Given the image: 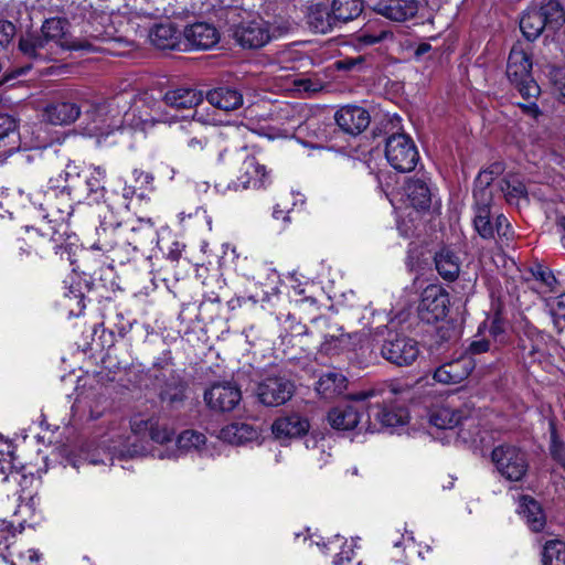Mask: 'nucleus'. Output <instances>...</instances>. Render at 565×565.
Returning a JSON list of instances; mask_svg holds the SVG:
<instances>
[{"instance_id": "0e129e2a", "label": "nucleus", "mask_w": 565, "mask_h": 565, "mask_svg": "<svg viewBox=\"0 0 565 565\" xmlns=\"http://www.w3.org/2000/svg\"><path fill=\"white\" fill-rule=\"evenodd\" d=\"M276 290L275 286H269L267 289L263 290V295L259 296L258 294H254L249 296V300H253L255 302L257 301H265L269 299V296L273 295Z\"/></svg>"}, {"instance_id": "8fccbe9b", "label": "nucleus", "mask_w": 565, "mask_h": 565, "mask_svg": "<svg viewBox=\"0 0 565 565\" xmlns=\"http://www.w3.org/2000/svg\"><path fill=\"white\" fill-rule=\"evenodd\" d=\"M550 79L554 92L558 94L559 102L565 104V72L561 68L553 67L550 72Z\"/></svg>"}, {"instance_id": "6ab92c4d", "label": "nucleus", "mask_w": 565, "mask_h": 565, "mask_svg": "<svg viewBox=\"0 0 565 565\" xmlns=\"http://www.w3.org/2000/svg\"><path fill=\"white\" fill-rule=\"evenodd\" d=\"M19 50L25 56L40 61L53 60V55L57 52L41 31L22 35L19 40Z\"/></svg>"}, {"instance_id": "f704fd0d", "label": "nucleus", "mask_w": 565, "mask_h": 565, "mask_svg": "<svg viewBox=\"0 0 565 565\" xmlns=\"http://www.w3.org/2000/svg\"><path fill=\"white\" fill-rule=\"evenodd\" d=\"M462 418L461 412L443 405L431 412L429 422L439 429H452L461 423Z\"/></svg>"}, {"instance_id": "1a4fd4ad", "label": "nucleus", "mask_w": 565, "mask_h": 565, "mask_svg": "<svg viewBox=\"0 0 565 565\" xmlns=\"http://www.w3.org/2000/svg\"><path fill=\"white\" fill-rule=\"evenodd\" d=\"M382 356L397 366H409L419 356L418 342L405 334L388 332L381 347Z\"/></svg>"}, {"instance_id": "864d4df0", "label": "nucleus", "mask_w": 565, "mask_h": 565, "mask_svg": "<svg viewBox=\"0 0 565 565\" xmlns=\"http://www.w3.org/2000/svg\"><path fill=\"white\" fill-rule=\"evenodd\" d=\"M492 344H493V342L487 337H482L480 339H475L469 344V347L465 353L470 354V356L472 358V355H475V354H481V353L490 351Z\"/></svg>"}, {"instance_id": "9d476101", "label": "nucleus", "mask_w": 565, "mask_h": 565, "mask_svg": "<svg viewBox=\"0 0 565 565\" xmlns=\"http://www.w3.org/2000/svg\"><path fill=\"white\" fill-rule=\"evenodd\" d=\"M51 44L57 51H95V46L82 40H73L68 33V21L64 18L53 17L45 19L40 28Z\"/></svg>"}, {"instance_id": "3c124183", "label": "nucleus", "mask_w": 565, "mask_h": 565, "mask_svg": "<svg viewBox=\"0 0 565 565\" xmlns=\"http://www.w3.org/2000/svg\"><path fill=\"white\" fill-rule=\"evenodd\" d=\"M15 25L4 19H0V49H6L15 35Z\"/></svg>"}, {"instance_id": "680f3d73", "label": "nucleus", "mask_w": 565, "mask_h": 565, "mask_svg": "<svg viewBox=\"0 0 565 565\" xmlns=\"http://www.w3.org/2000/svg\"><path fill=\"white\" fill-rule=\"evenodd\" d=\"M12 536L13 534L7 525L0 526V552L8 547L9 541Z\"/></svg>"}, {"instance_id": "052dcab7", "label": "nucleus", "mask_w": 565, "mask_h": 565, "mask_svg": "<svg viewBox=\"0 0 565 565\" xmlns=\"http://www.w3.org/2000/svg\"><path fill=\"white\" fill-rule=\"evenodd\" d=\"M527 104H519V107L522 109V111L535 119L539 118V116L542 115L537 104L535 103L536 99L530 98Z\"/></svg>"}, {"instance_id": "c85d7f7f", "label": "nucleus", "mask_w": 565, "mask_h": 565, "mask_svg": "<svg viewBox=\"0 0 565 565\" xmlns=\"http://www.w3.org/2000/svg\"><path fill=\"white\" fill-rule=\"evenodd\" d=\"M307 23L313 32L322 34L330 32L333 28L339 25L335 18H333L332 10H329L321 3L309 7Z\"/></svg>"}, {"instance_id": "0eeeda50", "label": "nucleus", "mask_w": 565, "mask_h": 565, "mask_svg": "<svg viewBox=\"0 0 565 565\" xmlns=\"http://www.w3.org/2000/svg\"><path fill=\"white\" fill-rule=\"evenodd\" d=\"M374 396L373 391L360 392L350 395V401L331 408L328 412L327 419L330 426L337 430H352L362 424V416L367 406L364 402Z\"/></svg>"}, {"instance_id": "2eb2a0df", "label": "nucleus", "mask_w": 565, "mask_h": 565, "mask_svg": "<svg viewBox=\"0 0 565 565\" xmlns=\"http://www.w3.org/2000/svg\"><path fill=\"white\" fill-rule=\"evenodd\" d=\"M476 362L468 353H461L459 356L451 359L435 371L433 379L445 385H455L465 381L473 371Z\"/></svg>"}, {"instance_id": "6e6d98bb", "label": "nucleus", "mask_w": 565, "mask_h": 565, "mask_svg": "<svg viewBox=\"0 0 565 565\" xmlns=\"http://www.w3.org/2000/svg\"><path fill=\"white\" fill-rule=\"evenodd\" d=\"M289 0H265L264 10L269 15L281 17L285 13Z\"/></svg>"}, {"instance_id": "338daca9", "label": "nucleus", "mask_w": 565, "mask_h": 565, "mask_svg": "<svg viewBox=\"0 0 565 565\" xmlns=\"http://www.w3.org/2000/svg\"><path fill=\"white\" fill-rule=\"evenodd\" d=\"M173 248L170 249L169 254H168V257L171 259V260H179V258L181 257V253H182V248H181V245L180 243L175 242L173 244Z\"/></svg>"}, {"instance_id": "f03ea898", "label": "nucleus", "mask_w": 565, "mask_h": 565, "mask_svg": "<svg viewBox=\"0 0 565 565\" xmlns=\"http://www.w3.org/2000/svg\"><path fill=\"white\" fill-rule=\"evenodd\" d=\"M179 115L170 111L164 93L160 89H146L131 99L130 108L124 114L122 122L132 129L147 132L158 125H171Z\"/></svg>"}, {"instance_id": "79ce46f5", "label": "nucleus", "mask_w": 565, "mask_h": 565, "mask_svg": "<svg viewBox=\"0 0 565 565\" xmlns=\"http://www.w3.org/2000/svg\"><path fill=\"white\" fill-rule=\"evenodd\" d=\"M218 437L232 445H243L247 439V426L244 423H233L222 428Z\"/></svg>"}, {"instance_id": "13d9d810", "label": "nucleus", "mask_w": 565, "mask_h": 565, "mask_svg": "<svg viewBox=\"0 0 565 565\" xmlns=\"http://www.w3.org/2000/svg\"><path fill=\"white\" fill-rule=\"evenodd\" d=\"M364 63L363 56L345 57L335 63L337 68L340 71H353Z\"/></svg>"}, {"instance_id": "4be33fe9", "label": "nucleus", "mask_w": 565, "mask_h": 565, "mask_svg": "<svg viewBox=\"0 0 565 565\" xmlns=\"http://www.w3.org/2000/svg\"><path fill=\"white\" fill-rule=\"evenodd\" d=\"M408 204L417 211L429 210L433 201L431 189L425 178H409L404 184Z\"/></svg>"}, {"instance_id": "423d86ee", "label": "nucleus", "mask_w": 565, "mask_h": 565, "mask_svg": "<svg viewBox=\"0 0 565 565\" xmlns=\"http://www.w3.org/2000/svg\"><path fill=\"white\" fill-rule=\"evenodd\" d=\"M491 460L505 480L522 481L529 470V460L524 450L515 445L503 444L493 448Z\"/></svg>"}, {"instance_id": "774afa93", "label": "nucleus", "mask_w": 565, "mask_h": 565, "mask_svg": "<svg viewBox=\"0 0 565 565\" xmlns=\"http://www.w3.org/2000/svg\"><path fill=\"white\" fill-rule=\"evenodd\" d=\"M558 226L562 230V244H563V247L565 248V217H562L558 221Z\"/></svg>"}, {"instance_id": "473e14b6", "label": "nucleus", "mask_w": 565, "mask_h": 565, "mask_svg": "<svg viewBox=\"0 0 565 565\" xmlns=\"http://www.w3.org/2000/svg\"><path fill=\"white\" fill-rule=\"evenodd\" d=\"M149 40L159 50L173 49L178 44V31L171 23H160L150 30Z\"/></svg>"}, {"instance_id": "603ef678", "label": "nucleus", "mask_w": 565, "mask_h": 565, "mask_svg": "<svg viewBox=\"0 0 565 565\" xmlns=\"http://www.w3.org/2000/svg\"><path fill=\"white\" fill-rule=\"evenodd\" d=\"M534 277L542 281L551 291H554L558 281L552 270L548 268L539 267L534 273Z\"/></svg>"}, {"instance_id": "9b49d317", "label": "nucleus", "mask_w": 565, "mask_h": 565, "mask_svg": "<svg viewBox=\"0 0 565 565\" xmlns=\"http://www.w3.org/2000/svg\"><path fill=\"white\" fill-rule=\"evenodd\" d=\"M295 388L294 382L286 376L270 375L257 384L255 394L263 405L276 407L286 404Z\"/></svg>"}, {"instance_id": "f257e3e1", "label": "nucleus", "mask_w": 565, "mask_h": 565, "mask_svg": "<svg viewBox=\"0 0 565 565\" xmlns=\"http://www.w3.org/2000/svg\"><path fill=\"white\" fill-rule=\"evenodd\" d=\"M501 171L499 163L482 170L475 180L473 188V226L481 238L494 241L500 249L509 247L515 238V233L508 217L500 213H491L493 201V181Z\"/></svg>"}, {"instance_id": "a211bd4d", "label": "nucleus", "mask_w": 565, "mask_h": 565, "mask_svg": "<svg viewBox=\"0 0 565 565\" xmlns=\"http://www.w3.org/2000/svg\"><path fill=\"white\" fill-rule=\"evenodd\" d=\"M288 31L284 23H271L260 17L249 20V49H260Z\"/></svg>"}, {"instance_id": "f8f14e48", "label": "nucleus", "mask_w": 565, "mask_h": 565, "mask_svg": "<svg viewBox=\"0 0 565 565\" xmlns=\"http://www.w3.org/2000/svg\"><path fill=\"white\" fill-rule=\"evenodd\" d=\"M448 305V292L441 286L429 285L422 292L418 317L426 323H435L447 316Z\"/></svg>"}, {"instance_id": "4d7b16f0", "label": "nucleus", "mask_w": 565, "mask_h": 565, "mask_svg": "<svg viewBox=\"0 0 565 565\" xmlns=\"http://www.w3.org/2000/svg\"><path fill=\"white\" fill-rule=\"evenodd\" d=\"M255 174L257 177L254 181L255 188L266 189L270 184V182H271L270 175L265 166L256 163L255 164Z\"/></svg>"}, {"instance_id": "b1692460", "label": "nucleus", "mask_w": 565, "mask_h": 565, "mask_svg": "<svg viewBox=\"0 0 565 565\" xmlns=\"http://www.w3.org/2000/svg\"><path fill=\"white\" fill-rule=\"evenodd\" d=\"M184 36L195 49L207 50L218 42L217 30L204 22L194 23L184 30Z\"/></svg>"}, {"instance_id": "49530a36", "label": "nucleus", "mask_w": 565, "mask_h": 565, "mask_svg": "<svg viewBox=\"0 0 565 565\" xmlns=\"http://www.w3.org/2000/svg\"><path fill=\"white\" fill-rule=\"evenodd\" d=\"M157 416L145 417L141 414H136L130 418V429L131 433L140 438L150 435L152 423L156 420Z\"/></svg>"}, {"instance_id": "39448f33", "label": "nucleus", "mask_w": 565, "mask_h": 565, "mask_svg": "<svg viewBox=\"0 0 565 565\" xmlns=\"http://www.w3.org/2000/svg\"><path fill=\"white\" fill-rule=\"evenodd\" d=\"M507 76L524 99L539 97L541 88L532 76L531 56L519 44L510 51Z\"/></svg>"}, {"instance_id": "6e6552de", "label": "nucleus", "mask_w": 565, "mask_h": 565, "mask_svg": "<svg viewBox=\"0 0 565 565\" xmlns=\"http://www.w3.org/2000/svg\"><path fill=\"white\" fill-rule=\"evenodd\" d=\"M384 152L387 162L397 172H411L419 161V152L414 140L403 132L386 138Z\"/></svg>"}, {"instance_id": "bb28decb", "label": "nucleus", "mask_w": 565, "mask_h": 565, "mask_svg": "<svg viewBox=\"0 0 565 565\" xmlns=\"http://www.w3.org/2000/svg\"><path fill=\"white\" fill-rule=\"evenodd\" d=\"M246 10L233 3L224 9V17L228 25V35L232 36L238 45L245 47L247 29L244 25Z\"/></svg>"}, {"instance_id": "58836bf2", "label": "nucleus", "mask_w": 565, "mask_h": 565, "mask_svg": "<svg viewBox=\"0 0 565 565\" xmlns=\"http://www.w3.org/2000/svg\"><path fill=\"white\" fill-rule=\"evenodd\" d=\"M188 138L185 139L184 150L189 156L198 157L202 154L209 146V139L203 134L194 131L193 125H189L185 130Z\"/></svg>"}, {"instance_id": "e433bc0d", "label": "nucleus", "mask_w": 565, "mask_h": 565, "mask_svg": "<svg viewBox=\"0 0 565 565\" xmlns=\"http://www.w3.org/2000/svg\"><path fill=\"white\" fill-rule=\"evenodd\" d=\"M338 331L339 334H323V341L320 344L322 352L327 354H338L344 350L351 349L352 335L341 332V329H338Z\"/></svg>"}, {"instance_id": "37998d69", "label": "nucleus", "mask_w": 565, "mask_h": 565, "mask_svg": "<svg viewBox=\"0 0 565 565\" xmlns=\"http://www.w3.org/2000/svg\"><path fill=\"white\" fill-rule=\"evenodd\" d=\"M206 441L203 434L196 430H184L177 438V445L180 450H199Z\"/></svg>"}, {"instance_id": "f3484780", "label": "nucleus", "mask_w": 565, "mask_h": 565, "mask_svg": "<svg viewBox=\"0 0 565 565\" xmlns=\"http://www.w3.org/2000/svg\"><path fill=\"white\" fill-rule=\"evenodd\" d=\"M158 242V233L153 224L149 221H138L137 225L124 227V250L129 247L134 252H145L151 248Z\"/></svg>"}, {"instance_id": "a18cd8bd", "label": "nucleus", "mask_w": 565, "mask_h": 565, "mask_svg": "<svg viewBox=\"0 0 565 565\" xmlns=\"http://www.w3.org/2000/svg\"><path fill=\"white\" fill-rule=\"evenodd\" d=\"M152 425L149 437L153 443L163 445L172 440L174 429L167 422L157 416Z\"/></svg>"}, {"instance_id": "c9c22d12", "label": "nucleus", "mask_w": 565, "mask_h": 565, "mask_svg": "<svg viewBox=\"0 0 565 565\" xmlns=\"http://www.w3.org/2000/svg\"><path fill=\"white\" fill-rule=\"evenodd\" d=\"M331 10L340 25L358 18L363 10V2L362 0H333Z\"/></svg>"}, {"instance_id": "412c9836", "label": "nucleus", "mask_w": 565, "mask_h": 565, "mask_svg": "<svg viewBox=\"0 0 565 565\" xmlns=\"http://www.w3.org/2000/svg\"><path fill=\"white\" fill-rule=\"evenodd\" d=\"M81 107L66 100L52 102L43 109L44 120L55 126L71 125L78 119Z\"/></svg>"}, {"instance_id": "4c0bfd02", "label": "nucleus", "mask_w": 565, "mask_h": 565, "mask_svg": "<svg viewBox=\"0 0 565 565\" xmlns=\"http://www.w3.org/2000/svg\"><path fill=\"white\" fill-rule=\"evenodd\" d=\"M543 565H565V543L559 540L547 541L542 553Z\"/></svg>"}, {"instance_id": "69168bd1", "label": "nucleus", "mask_w": 565, "mask_h": 565, "mask_svg": "<svg viewBox=\"0 0 565 565\" xmlns=\"http://www.w3.org/2000/svg\"><path fill=\"white\" fill-rule=\"evenodd\" d=\"M552 307L565 315V291L551 300Z\"/></svg>"}, {"instance_id": "aec40b11", "label": "nucleus", "mask_w": 565, "mask_h": 565, "mask_svg": "<svg viewBox=\"0 0 565 565\" xmlns=\"http://www.w3.org/2000/svg\"><path fill=\"white\" fill-rule=\"evenodd\" d=\"M374 11L388 20L404 22L416 15L417 0H377Z\"/></svg>"}, {"instance_id": "5701e85b", "label": "nucleus", "mask_w": 565, "mask_h": 565, "mask_svg": "<svg viewBox=\"0 0 565 565\" xmlns=\"http://www.w3.org/2000/svg\"><path fill=\"white\" fill-rule=\"evenodd\" d=\"M308 429V420L298 414L279 417L271 425V431L278 439L301 437Z\"/></svg>"}, {"instance_id": "ddd939ff", "label": "nucleus", "mask_w": 565, "mask_h": 565, "mask_svg": "<svg viewBox=\"0 0 565 565\" xmlns=\"http://www.w3.org/2000/svg\"><path fill=\"white\" fill-rule=\"evenodd\" d=\"M408 422V412L403 407L382 406L379 402L367 405L365 431L374 433L382 428L404 426Z\"/></svg>"}, {"instance_id": "4468645a", "label": "nucleus", "mask_w": 565, "mask_h": 565, "mask_svg": "<svg viewBox=\"0 0 565 565\" xmlns=\"http://www.w3.org/2000/svg\"><path fill=\"white\" fill-rule=\"evenodd\" d=\"M203 398L211 411L225 413L238 405L242 401V391L234 383L216 382L205 390Z\"/></svg>"}, {"instance_id": "a878e982", "label": "nucleus", "mask_w": 565, "mask_h": 565, "mask_svg": "<svg viewBox=\"0 0 565 565\" xmlns=\"http://www.w3.org/2000/svg\"><path fill=\"white\" fill-rule=\"evenodd\" d=\"M348 386L345 375L333 369L322 373L316 383V391L324 398H333L342 394Z\"/></svg>"}, {"instance_id": "7ed1b4c3", "label": "nucleus", "mask_w": 565, "mask_h": 565, "mask_svg": "<svg viewBox=\"0 0 565 565\" xmlns=\"http://www.w3.org/2000/svg\"><path fill=\"white\" fill-rule=\"evenodd\" d=\"M105 178L106 171L100 167L79 170L76 164H67L66 185L61 190V194L78 203H99L106 193Z\"/></svg>"}, {"instance_id": "dca6fc26", "label": "nucleus", "mask_w": 565, "mask_h": 565, "mask_svg": "<svg viewBox=\"0 0 565 565\" xmlns=\"http://www.w3.org/2000/svg\"><path fill=\"white\" fill-rule=\"evenodd\" d=\"M334 120L343 132L358 136L369 127L371 117L365 108L347 105L335 111Z\"/></svg>"}, {"instance_id": "72a5a7b5", "label": "nucleus", "mask_w": 565, "mask_h": 565, "mask_svg": "<svg viewBox=\"0 0 565 565\" xmlns=\"http://www.w3.org/2000/svg\"><path fill=\"white\" fill-rule=\"evenodd\" d=\"M498 189L510 205H519L522 200L527 201L526 188L515 177L501 179L498 183Z\"/></svg>"}, {"instance_id": "de8ad7c7", "label": "nucleus", "mask_w": 565, "mask_h": 565, "mask_svg": "<svg viewBox=\"0 0 565 565\" xmlns=\"http://www.w3.org/2000/svg\"><path fill=\"white\" fill-rule=\"evenodd\" d=\"M142 14L151 18H158V17H178L181 14L180 11H178L170 2L167 4L163 0H154L153 6L150 10L148 9H140Z\"/></svg>"}, {"instance_id": "e2e57ef3", "label": "nucleus", "mask_w": 565, "mask_h": 565, "mask_svg": "<svg viewBox=\"0 0 565 565\" xmlns=\"http://www.w3.org/2000/svg\"><path fill=\"white\" fill-rule=\"evenodd\" d=\"M24 255H26V256L31 255V246L29 244H26L24 241H19L18 242V252L14 255V257L17 258V260L22 263Z\"/></svg>"}, {"instance_id": "c03bdc74", "label": "nucleus", "mask_w": 565, "mask_h": 565, "mask_svg": "<svg viewBox=\"0 0 565 565\" xmlns=\"http://www.w3.org/2000/svg\"><path fill=\"white\" fill-rule=\"evenodd\" d=\"M185 397V384L182 382L169 383L160 393V399L171 406L180 404Z\"/></svg>"}, {"instance_id": "bf43d9fd", "label": "nucleus", "mask_w": 565, "mask_h": 565, "mask_svg": "<svg viewBox=\"0 0 565 565\" xmlns=\"http://www.w3.org/2000/svg\"><path fill=\"white\" fill-rule=\"evenodd\" d=\"M15 129V121L9 115L0 114V139L8 136Z\"/></svg>"}, {"instance_id": "7c9ffc66", "label": "nucleus", "mask_w": 565, "mask_h": 565, "mask_svg": "<svg viewBox=\"0 0 565 565\" xmlns=\"http://www.w3.org/2000/svg\"><path fill=\"white\" fill-rule=\"evenodd\" d=\"M98 239L94 247L104 253L115 252L116 249L124 250V227L120 224L115 226H107L103 224L97 232Z\"/></svg>"}, {"instance_id": "2f4dec72", "label": "nucleus", "mask_w": 565, "mask_h": 565, "mask_svg": "<svg viewBox=\"0 0 565 565\" xmlns=\"http://www.w3.org/2000/svg\"><path fill=\"white\" fill-rule=\"evenodd\" d=\"M206 99L215 108L226 111L235 109L243 104V95L239 92L227 87H220L210 90L206 94Z\"/></svg>"}, {"instance_id": "5fc2aeb1", "label": "nucleus", "mask_w": 565, "mask_h": 565, "mask_svg": "<svg viewBox=\"0 0 565 565\" xmlns=\"http://www.w3.org/2000/svg\"><path fill=\"white\" fill-rule=\"evenodd\" d=\"M55 191H52V192H47L45 194V201H46V210L47 211H51V212H54L56 211L60 215L57 217V220H65V216H70L71 215V212L70 210L72 209V205L70 203H66L64 205V207H60L57 206L54 202H53V196L55 195Z\"/></svg>"}, {"instance_id": "c756f323", "label": "nucleus", "mask_w": 565, "mask_h": 565, "mask_svg": "<svg viewBox=\"0 0 565 565\" xmlns=\"http://www.w3.org/2000/svg\"><path fill=\"white\" fill-rule=\"evenodd\" d=\"M435 267L438 274L448 281H454L460 273V258L449 248H441L435 254Z\"/></svg>"}, {"instance_id": "09e8293b", "label": "nucleus", "mask_w": 565, "mask_h": 565, "mask_svg": "<svg viewBox=\"0 0 565 565\" xmlns=\"http://www.w3.org/2000/svg\"><path fill=\"white\" fill-rule=\"evenodd\" d=\"M550 454L556 462L565 460V444L559 439L556 427L553 423H551Z\"/></svg>"}, {"instance_id": "ea45409f", "label": "nucleus", "mask_w": 565, "mask_h": 565, "mask_svg": "<svg viewBox=\"0 0 565 565\" xmlns=\"http://www.w3.org/2000/svg\"><path fill=\"white\" fill-rule=\"evenodd\" d=\"M488 338H491L495 349L508 342L509 337L507 333L505 321L499 311H497L490 320Z\"/></svg>"}, {"instance_id": "cd10ccee", "label": "nucleus", "mask_w": 565, "mask_h": 565, "mask_svg": "<svg viewBox=\"0 0 565 565\" xmlns=\"http://www.w3.org/2000/svg\"><path fill=\"white\" fill-rule=\"evenodd\" d=\"M519 513L533 532H542L546 525V516L541 504L529 495L520 498Z\"/></svg>"}, {"instance_id": "a19ab883", "label": "nucleus", "mask_w": 565, "mask_h": 565, "mask_svg": "<svg viewBox=\"0 0 565 565\" xmlns=\"http://www.w3.org/2000/svg\"><path fill=\"white\" fill-rule=\"evenodd\" d=\"M388 36H392V33L388 30L384 28L375 29V23H369L359 32L356 41L361 45L369 46L383 42Z\"/></svg>"}, {"instance_id": "20e7f679", "label": "nucleus", "mask_w": 565, "mask_h": 565, "mask_svg": "<svg viewBox=\"0 0 565 565\" xmlns=\"http://www.w3.org/2000/svg\"><path fill=\"white\" fill-rule=\"evenodd\" d=\"M565 22V11L556 0H550L541 8L526 10L520 20V29L527 41L536 40L545 28L556 31Z\"/></svg>"}, {"instance_id": "393cba45", "label": "nucleus", "mask_w": 565, "mask_h": 565, "mask_svg": "<svg viewBox=\"0 0 565 565\" xmlns=\"http://www.w3.org/2000/svg\"><path fill=\"white\" fill-rule=\"evenodd\" d=\"M170 111L178 114L181 109H190L203 100V94L194 88L180 87L164 93Z\"/></svg>"}]
</instances>
